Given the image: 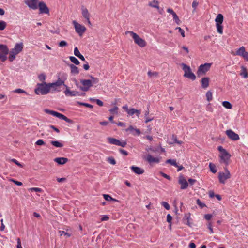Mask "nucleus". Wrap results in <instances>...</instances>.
<instances>
[{
  "mask_svg": "<svg viewBox=\"0 0 248 248\" xmlns=\"http://www.w3.org/2000/svg\"><path fill=\"white\" fill-rule=\"evenodd\" d=\"M54 161L59 165H63L68 162V159L65 157H57Z\"/></svg>",
  "mask_w": 248,
  "mask_h": 248,
  "instance_id": "22",
  "label": "nucleus"
},
{
  "mask_svg": "<svg viewBox=\"0 0 248 248\" xmlns=\"http://www.w3.org/2000/svg\"><path fill=\"white\" fill-rule=\"evenodd\" d=\"M240 75L245 78L248 77L247 69L243 66L241 67V71Z\"/></svg>",
  "mask_w": 248,
  "mask_h": 248,
  "instance_id": "26",
  "label": "nucleus"
},
{
  "mask_svg": "<svg viewBox=\"0 0 248 248\" xmlns=\"http://www.w3.org/2000/svg\"><path fill=\"white\" fill-rule=\"evenodd\" d=\"M161 204L166 210L170 209V205L167 202H162Z\"/></svg>",
  "mask_w": 248,
  "mask_h": 248,
  "instance_id": "47",
  "label": "nucleus"
},
{
  "mask_svg": "<svg viewBox=\"0 0 248 248\" xmlns=\"http://www.w3.org/2000/svg\"><path fill=\"white\" fill-rule=\"evenodd\" d=\"M72 23L75 29L76 32L80 36H82L86 30V27L75 20L73 21Z\"/></svg>",
  "mask_w": 248,
  "mask_h": 248,
  "instance_id": "10",
  "label": "nucleus"
},
{
  "mask_svg": "<svg viewBox=\"0 0 248 248\" xmlns=\"http://www.w3.org/2000/svg\"><path fill=\"white\" fill-rule=\"evenodd\" d=\"M44 111L47 114L56 117L60 119L63 120L68 123H72V121L62 113L48 109H45Z\"/></svg>",
  "mask_w": 248,
  "mask_h": 248,
  "instance_id": "5",
  "label": "nucleus"
},
{
  "mask_svg": "<svg viewBox=\"0 0 248 248\" xmlns=\"http://www.w3.org/2000/svg\"><path fill=\"white\" fill-rule=\"evenodd\" d=\"M67 45V43L65 41H62L59 43V46L60 47H64Z\"/></svg>",
  "mask_w": 248,
  "mask_h": 248,
  "instance_id": "55",
  "label": "nucleus"
},
{
  "mask_svg": "<svg viewBox=\"0 0 248 248\" xmlns=\"http://www.w3.org/2000/svg\"><path fill=\"white\" fill-rule=\"evenodd\" d=\"M30 190L31 191H35V192H41L42 191V189H41L40 188H38V187L31 188L30 189Z\"/></svg>",
  "mask_w": 248,
  "mask_h": 248,
  "instance_id": "53",
  "label": "nucleus"
},
{
  "mask_svg": "<svg viewBox=\"0 0 248 248\" xmlns=\"http://www.w3.org/2000/svg\"><path fill=\"white\" fill-rule=\"evenodd\" d=\"M166 163L170 164L175 167H177L178 165L175 160L174 159H168L166 161Z\"/></svg>",
  "mask_w": 248,
  "mask_h": 248,
  "instance_id": "35",
  "label": "nucleus"
},
{
  "mask_svg": "<svg viewBox=\"0 0 248 248\" xmlns=\"http://www.w3.org/2000/svg\"><path fill=\"white\" fill-rule=\"evenodd\" d=\"M225 133L228 138L232 140L236 141L239 140L240 139L239 135L231 129L226 130Z\"/></svg>",
  "mask_w": 248,
  "mask_h": 248,
  "instance_id": "13",
  "label": "nucleus"
},
{
  "mask_svg": "<svg viewBox=\"0 0 248 248\" xmlns=\"http://www.w3.org/2000/svg\"><path fill=\"white\" fill-rule=\"evenodd\" d=\"M59 233L60 235V236H62V235H64L66 236V237H69L71 236V234L69 233H67L64 231H59Z\"/></svg>",
  "mask_w": 248,
  "mask_h": 248,
  "instance_id": "45",
  "label": "nucleus"
},
{
  "mask_svg": "<svg viewBox=\"0 0 248 248\" xmlns=\"http://www.w3.org/2000/svg\"><path fill=\"white\" fill-rule=\"evenodd\" d=\"M50 143L55 147L62 148L63 146V144L59 141H50Z\"/></svg>",
  "mask_w": 248,
  "mask_h": 248,
  "instance_id": "28",
  "label": "nucleus"
},
{
  "mask_svg": "<svg viewBox=\"0 0 248 248\" xmlns=\"http://www.w3.org/2000/svg\"><path fill=\"white\" fill-rule=\"evenodd\" d=\"M224 172H219L218 178L219 182L221 184H225L226 181L231 178V173L226 167L224 168Z\"/></svg>",
  "mask_w": 248,
  "mask_h": 248,
  "instance_id": "6",
  "label": "nucleus"
},
{
  "mask_svg": "<svg viewBox=\"0 0 248 248\" xmlns=\"http://www.w3.org/2000/svg\"><path fill=\"white\" fill-rule=\"evenodd\" d=\"M74 54L76 56L78 57L81 54L77 47H75L74 50Z\"/></svg>",
  "mask_w": 248,
  "mask_h": 248,
  "instance_id": "51",
  "label": "nucleus"
},
{
  "mask_svg": "<svg viewBox=\"0 0 248 248\" xmlns=\"http://www.w3.org/2000/svg\"><path fill=\"white\" fill-rule=\"evenodd\" d=\"M9 52L8 48L5 45L0 44V60L2 62L7 59V55Z\"/></svg>",
  "mask_w": 248,
  "mask_h": 248,
  "instance_id": "9",
  "label": "nucleus"
},
{
  "mask_svg": "<svg viewBox=\"0 0 248 248\" xmlns=\"http://www.w3.org/2000/svg\"><path fill=\"white\" fill-rule=\"evenodd\" d=\"M50 88L51 87L49 85V83L46 84L45 82H44L42 83L37 84V87L35 89V93L37 94H46L49 92Z\"/></svg>",
  "mask_w": 248,
  "mask_h": 248,
  "instance_id": "4",
  "label": "nucleus"
},
{
  "mask_svg": "<svg viewBox=\"0 0 248 248\" xmlns=\"http://www.w3.org/2000/svg\"><path fill=\"white\" fill-rule=\"evenodd\" d=\"M10 181L13 182L14 183H15L16 185L21 186L22 185V183L19 181H16L14 179H10Z\"/></svg>",
  "mask_w": 248,
  "mask_h": 248,
  "instance_id": "56",
  "label": "nucleus"
},
{
  "mask_svg": "<svg viewBox=\"0 0 248 248\" xmlns=\"http://www.w3.org/2000/svg\"><path fill=\"white\" fill-rule=\"evenodd\" d=\"M216 25L217 32L218 33H219L220 34H222L223 32V26L222 25V24H216Z\"/></svg>",
  "mask_w": 248,
  "mask_h": 248,
  "instance_id": "33",
  "label": "nucleus"
},
{
  "mask_svg": "<svg viewBox=\"0 0 248 248\" xmlns=\"http://www.w3.org/2000/svg\"><path fill=\"white\" fill-rule=\"evenodd\" d=\"M220 154L219 155V162L220 163H223L226 167L229 164V160L231 157L230 154L222 146H219L217 148Z\"/></svg>",
  "mask_w": 248,
  "mask_h": 248,
  "instance_id": "2",
  "label": "nucleus"
},
{
  "mask_svg": "<svg viewBox=\"0 0 248 248\" xmlns=\"http://www.w3.org/2000/svg\"><path fill=\"white\" fill-rule=\"evenodd\" d=\"M38 7L40 13L46 14H49V10L45 2L43 1L39 2L38 4Z\"/></svg>",
  "mask_w": 248,
  "mask_h": 248,
  "instance_id": "14",
  "label": "nucleus"
},
{
  "mask_svg": "<svg viewBox=\"0 0 248 248\" xmlns=\"http://www.w3.org/2000/svg\"><path fill=\"white\" fill-rule=\"evenodd\" d=\"M14 93H25L27 94V93L23 90L21 89H17L14 91Z\"/></svg>",
  "mask_w": 248,
  "mask_h": 248,
  "instance_id": "54",
  "label": "nucleus"
},
{
  "mask_svg": "<svg viewBox=\"0 0 248 248\" xmlns=\"http://www.w3.org/2000/svg\"><path fill=\"white\" fill-rule=\"evenodd\" d=\"M160 174H161V175L163 177H164V178H166V179H168L169 180H170V177L169 175H168L167 174H165V173H164L163 172H160Z\"/></svg>",
  "mask_w": 248,
  "mask_h": 248,
  "instance_id": "62",
  "label": "nucleus"
},
{
  "mask_svg": "<svg viewBox=\"0 0 248 248\" xmlns=\"http://www.w3.org/2000/svg\"><path fill=\"white\" fill-rule=\"evenodd\" d=\"M6 23L4 21H0V30H3L6 28Z\"/></svg>",
  "mask_w": 248,
  "mask_h": 248,
  "instance_id": "43",
  "label": "nucleus"
},
{
  "mask_svg": "<svg viewBox=\"0 0 248 248\" xmlns=\"http://www.w3.org/2000/svg\"><path fill=\"white\" fill-rule=\"evenodd\" d=\"M119 152L121 154H122L123 155H128V152L127 151H126L125 150H124V149H119Z\"/></svg>",
  "mask_w": 248,
  "mask_h": 248,
  "instance_id": "61",
  "label": "nucleus"
},
{
  "mask_svg": "<svg viewBox=\"0 0 248 248\" xmlns=\"http://www.w3.org/2000/svg\"><path fill=\"white\" fill-rule=\"evenodd\" d=\"M146 160L150 163H158L159 162V159L158 157H154L151 155H147Z\"/></svg>",
  "mask_w": 248,
  "mask_h": 248,
  "instance_id": "21",
  "label": "nucleus"
},
{
  "mask_svg": "<svg viewBox=\"0 0 248 248\" xmlns=\"http://www.w3.org/2000/svg\"><path fill=\"white\" fill-rule=\"evenodd\" d=\"M141 132L140 129L135 128L134 132L132 133L133 135H140V134Z\"/></svg>",
  "mask_w": 248,
  "mask_h": 248,
  "instance_id": "57",
  "label": "nucleus"
},
{
  "mask_svg": "<svg viewBox=\"0 0 248 248\" xmlns=\"http://www.w3.org/2000/svg\"><path fill=\"white\" fill-rule=\"evenodd\" d=\"M233 55H237L242 57L245 60L248 61V52L246 51L245 47L243 46L240 47L235 53L231 52Z\"/></svg>",
  "mask_w": 248,
  "mask_h": 248,
  "instance_id": "11",
  "label": "nucleus"
},
{
  "mask_svg": "<svg viewBox=\"0 0 248 248\" xmlns=\"http://www.w3.org/2000/svg\"><path fill=\"white\" fill-rule=\"evenodd\" d=\"M91 79H81L80 83L82 86L80 87V89L84 92L88 91L93 84H96L99 82V79L97 78L90 76Z\"/></svg>",
  "mask_w": 248,
  "mask_h": 248,
  "instance_id": "1",
  "label": "nucleus"
},
{
  "mask_svg": "<svg viewBox=\"0 0 248 248\" xmlns=\"http://www.w3.org/2000/svg\"><path fill=\"white\" fill-rule=\"evenodd\" d=\"M222 105L224 107L228 109H231L232 108V105L228 101H225L222 102Z\"/></svg>",
  "mask_w": 248,
  "mask_h": 248,
  "instance_id": "32",
  "label": "nucleus"
},
{
  "mask_svg": "<svg viewBox=\"0 0 248 248\" xmlns=\"http://www.w3.org/2000/svg\"><path fill=\"white\" fill-rule=\"evenodd\" d=\"M64 83V81L59 78V79L56 82L49 83V85L51 86V87L53 88L55 86H60L62 85H65Z\"/></svg>",
  "mask_w": 248,
  "mask_h": 248,
  "instance_id": "24",
  "label": "nucleus"
},
{
  "mask_svg": "<svg viewBox=\"0 0 248 248\" xmlns=\"http://www.w3.org/2000/svg\"><path fill=\"white\" fill-rule=\"evenodd\" d=\"M125 35L129 34L133 39L134 43L141 47H145L146 45V42L140 37L136 33L132 31H126L125 32Z\"/></svg>",
  "mask_w": 248,
  "mask_h": 248,
  "instance_id": "3",
  "label": "nucleus"
},
{
  "mask_svg": "<svg viewBox=\"0 0 248 248\" xmlns=\"http://www.w3.org/2000/svg\"><path fill=\"white\" fill-rule=\"evenodd\" d=\"M38 78L40 81L44 82L46 79V75L44 74H41L38 76Z\"/></svg>",
  "mask_w": 248,
  "mask_h": 248,
  "instance_id": "49",
  "label": "nucleus"
},
{
  "mask_svg": "<svg viewBox=\"0 0 248 248\" xmlns=\"http://www.w3.org/2000/svg\"><path fill=\"white\" fill-rule=\"evenodd\" d=\"M209 167L211 172H212L213 173L217 172V170L216 169V166L214 164L210 163Z\"/></svg>",
  "mask_w": 248,
  "mask_h": 248,
  "instance_id": "31",
  "label": "nucleus"
},
{
  "mask_svg": "<svg viewBox=\"0 0 248 248\" xmlns=\"http://www.w3.org/2000/svg\"><path fill=\"white\" fill-rule=\"evenodd\" d=\"M216 24H222L223 21V16L221 14H218L215 18Z\"/></svg>",
  "mask_w": 248,
  "mask_h": 248,
  "instance_id": "23",
  "label": "nucleus"
},
{
  "mask_svg": "<svg viewBox=\"0 0 248 248\" xmlns=\"http://www.w3.org/2000/svg\"><path fill=\"white\" fill-rule=\"evenodd\" d=\"M197 204L201 207L202 208L205 206V204L203 203L199 199L197 200Z\"/></svg>",
  "mask_w": 248,
  "mask_h": 248,
  "instance_id": "58",
  "label": "nucleus"
},
{
  "mask_svg": "<svg viewBox=\"0 0 248 248\" xmlns=\"http://www.w3.org/2000/svg\"><path fill=\"white\" fill-rule=\"evenodd\" d=\"M130 169L132 170V171L138 175H140L144 172V170L137 166H132L130 167Z\"/></svg>",
  "mask_w": 248,
  "mask_h": 248,
  "instance_id": "17",
  "label": "nucleus"
},
{
  "mask_svg": "<svg viewBox=\"0 0 248 248\" xmlns=\"http://www.w3.org/2000/svg\"><path fill=\"white\" fill-rule=\"evenodd\" d=\"M64 86L66 87V90L64 91V94L66 96H75L78 94V92L77 91H71L66 85H64Z\"/></svg>",
  "mask_w": 248,
  "mask_h": 248,
  "instance_id": "19",
  "label": "nucleus"
},
{
  "mask_svg": "<svg viewBox=\"0 0 248 248\" xmlns=\"http://www.w3.org/2000/svg\"><path fill=\"white\" fill-rule=\"evenodd\" d=\"M70 67L71 68V72L74 74H78L79 73L78 68L73 64H70Z\"/></svg>",
  "mask_w": 248,
  "mask_h": 248,
  "instance_id": "30",
  "label": "nucleus"
},
{
  "mask_svg": "<svg viewBox=\"0 0 248 248\" xmlns=\"http://www.w3.org/2000/svg\"><path fill=\"white\" fill-rule=\"evenodd\" d=\"M178 183L181 185V189H186L188 187V183L183 175L179 177Z\"/></svg>",
  "mask_w": 248,
  "mask_h": 248,
  "instance_id": "15",
  "label": "nucleus"
},
{
  "mask_svg": "<svg viewBox=\"0 0 248 248\" xmlns=\"http://www.w3.org/2000/svg\"><path fill=\"white\" fill-rule=\"evenodd\" d=\"M206 97L207 101L209 102L211 101L213 99L212 93L210 91H208L206 93Z\"/></svg>",
  "mask_w": 248,
  "mask_h": 248,
  "instance_id": "38",
  "label": "nucleus"
},
{
  "mask_svg": "<svg viewBox=\"0 0 248 248\" xmlns=\"http://www.w3.org/2000/svg\"><path fill=\"white\" fill-rule=\"evenodd\" d=\"M109 217L107 215H104L101 219L102 221H107L109 219Z\"/></svg>",
  "mask_w": 248,
  "mask_h": 248,
  "instance_id": "63",
  "label": "nucleus"
},
{
  "mask_svg": "<svg viewBox=\"0 0 248 248\" xmlns=\"http://www.w3.org/2000/svg\"><path fill=\"white\" fill-rule=\"evenodd\" d=\"M35 144L36 145L42 146L45 145V143L42 140L39 139L35 142Z\"/></svg>",
  "mask_w": 248,
  "mask_h": 248,
  "instance_id": "46",
  "label": "nucleus"
},
{
  "mask_svg": "<svg viewBox=\"0 0 248 248\" xmlns=\"http://www.w3.org/2000/svg\"><path fill=\"white\" fill-rule=\"evenodd\" d=\"M147 75L150 78H156L158 77L159 73L157 72H152L149 71L147 72Z\"/></svg>",
  "mask_w": 248,
  "mask_h": 248,
  "instance_id": "27",
  "label": "nucleus"
},
{
  "mask_svg": "<svg viewBox=\"0 0 248 248\" xmlns=\"http://www.w3.org/2000/svg\"><path fill=\"white\" fill-rule=\"evenodd\" d=\"M212 65L211 63H205L201 64L198 68L197 74L198 77L204 75L210 69Z\"/></svg>",
  "mask_w": 248,
  "mask_h": 248,
  "instance_id": "8",
  "label": "nucleus"
},
{
  "mask_svg": "<svg viewBox=\"0 0 248 248\" xmlns=\"http://www.w3.org/2000/svg\"><path fill=\"white\" fill-rule=\"evenodd\" d=\"M167 221L168 223H171L172 217L170 214H168L167 216Z\"/></svg>",
  "mask_w": 248,
  "mask_h": 248,
  "instance_id": "59",
  "label": "nucleus"
},
{
  "mask_svg": "<svg viewBox=\"0 0 248 248\" xmlns=\"http://www.w3.org/2000/svg\"><path fill=\"white\" fill-rule=\"evenodd\" d=\"M172 16L173 20L177 24H179L180 22V19L178 16L176 15V14L174 13V14H173Z\"/></svg>",
  "mask_w": 248,
  "mask_h": 248,
  "instance_id": "42",
  "label": "nucleus"
},
{
  "mask_svg": "<svg viewBox=\"0 0 248 248\" xmlns=\"http://www.w3.org/2000/svg\"><path fill=\"white\" fill-rule=\"evenodd\" d=\"M107 161L112 165H115L116 162L113 157H109L107 159Z\"/></svg>",
  "mask_w": 248,
  "mask_h": 248,
  "instance_id": "41",
  "label": "nucleus"
},
{
  "mask_svg": "<svg viewBox=\"0 0 248 248\" xmlns=\"http://www.w3.org/2000/svg\"><path fill=\"white\" fill-rule=\"evenodd\" d=\"M103 196L105 200L107 201H116L115 199L111 197V196L108 194H103Z\"/></svg>",
  "mask_w": 248,
  "mask_h": 248,
  "instance_id": "37",
  "label": "nucleus"
},
{
  "mask_svg": "<svg viewBox=\"0 0 248 248\" xmlns=\"http://www.w3.org/2000/svg\"><path fill=\"white\" fill-rule=\"evenodd\" d=\"M9 161L13 162L20 167H23V165L16 159H9Z\"/></svg>",
  "mask_w": 248,
  "mask_h": 248,
  "instance_id": "39",
  "label": "nucleus"
},
{
  "mask_svg": "<svg viewBox=\"0 0 248 248\" xmlns=\"http://www.w3.org/2000/svg\"><path fill=\"white\" fill-rule=\"evenodd\" d=\"M107 140L109 143L113 144V145L120 146L122 147H124L127 144L126 142L125 141H123V140L121 141L116 139L111 138V137L108 138Z\"/></svg>",
  "mask_w": 248,
  "mask_h": 248,
  "instance_id": "12",
  "label": "nucleus"
},
{
  "mask_svg": "<svg viewBox=\"0 0 248 248\" xmlns=\"http://www.w3.org/2000/svg\"><path fill=\"white\" fill-rule=\"evenodd\" d=\"M149 5L152 7L156 8L157 10H159V2L156 0H153V1L150 2Z\"/></svg>",
  "mask_w": 248,
  "mask_h": 248,
  "instance_id": "25",
  "label": "nucleus"
},
{
  "mask_svg": "<svg viewBox=\"0 0 248 248\" xmlns=\"http://www.w3.org/2000/svg\"><path fill=\"white\" fill-rule=\"evenodd\" d=\"M17 240V248H22V247L21 246L20 239L18 238Z\"/></svg>",
  "mask_w": 248,
  "mask_h": 248,
  "instance_id": "64",
  "label": "nucleus"
},
{
  "mask_svg": "<svg viewBox=\"0 0 248 248\" xmlns=\"http://www.w3.org/2000/svg\"><path fill=\"white\" fill-rule=\"evenodd\" d=\"M82 14L85 18H86L87 20H89V17H90V14L87 8L82 9Z\"/></svg>",
  "mask_w": 248,
  "mask_h": 248,
  "instance_id": "29",
  "label": "nucleus"
},
{
  "mask_svg": "<svg viewBox=\"0 0 248 248\" xmlns=\"http://www.w3.org/2000/svg\"><path fill=\"white\" fill-rule=\"evenodd\" d=\"M198 4H199V3L196 0H194L193 1V2L192 3V7L193 8V12H194L195 11V10H196L197 7L198 6Z\"/></svg>",
  "mask_w": 248,
  "mask_h": 248,
  "instance_id": "48",
  "label": "nucleus"
},
{
  "mask_svg": "<svg viewBox=\"0 0 248 248\" xmlns=\"http://www.w3.org/2000/svg\"><path fill=\"white\" fill-rule=\"evenodd\" d=\"M182 66L183 70L185 72L184 76L192 80H194L196 79V76L192 72L190 67L185 63H182Z\"/></svg>",
  "mask_w": 248,
  "mask_h": 248,
  "instance_id": "7",
  "label": "nucleus"
},
{
  "mask_svg": "<svg viewBox=\"0 0 248 248\" xmlns=\"http://www.w3.org/2000/svg\"><path fill=\"white\" fill-rule=\"evenodd\" d=\"M69 59L71 62H72L76 65H79L80 64L79 61L74 56H70Z\"/></svg>",
  "mask_w": 248,
  "mask_h": 248,
  "instance_id": "34",
  "label": "nucleus"
},
{
  "mask_svg": "<svg viewBox=\"0 0 248 248\" xmlns=\"http://www.w3.org/2000/svg\"><path fill=\"white\" fill-rule=\"evenodd\" d=\"M38 0H30L26 2V4L31 9L35 10L38 7Z\"/></svg>",
  "mask_w": 248,
  "mask_h": 248,
  "instance_id": "16",
  "label": "nucleus"
},
{
  "mask_svg": "<svg viewBox=\"0 0 248 248\" xmlns=\"http://www.w3.org/2000/svg\"><path fill=\"white\" fill-rule=\"evenodd\" d=\"M77 104H78L80 105L85 106V107L89 108H93V105H92L90 104H88V103H82V102L78 101V102H77Z\"/></svg>",
  "mask_w": 248,
  "mask_h": 248,
  "instance_id": "40",
  "label": "nucleus"
},
{
  "mask_svg": "<svg viewBox=\"0 0 248 248\" xmlns=\"http://www.w3.org/2000/svg\"><path fill=\"white\" fill-rule=\"evenodd\" d=\"M16 54L13 51L11 50L9 56V60L11 62H13L16 58Z\"/></svg>",
  "mask_w": 248,
  "mask_h": 248,
  "instance_id": "36",
  "label": "nucleus"
},
{
  "mask_svg": "<svg viewBox=\"0 0 248 248\" xmlns=\"http://www.w3.org/2000/svg\"><path fill=\"white\" fill-rule=\"evenodd\" d=\"M119 108L117 107H115L109 110V112L112 114H117Z\"/></svg>",
  "mask_w": 248,
  "mask_h": 248,
  "instance_id": "44",
  "label": "nucleus"
},
{
  "mask_svg": "<svg viewBox=\"0 0 248 248\" xmlns=\"http://www.w3.org/2000/svg\"><path fill=\"white\" fill-rule=\"evenodd\" d=\"M136 109L134 108H131L130 109L128 112H127V114L129 115V116H132L133 115H134V114H135V112H136Z\"/></svg>",
  "mask_w": 248,
  "mask_h": 248,
  "instance_id": "52",
  "label": "nucleus"
},
{
  "mask_svg": "<svg viewBox=\"0 0 248 248\" xmlns=\"http://www.w3.org/2000/svg\"><path fill=\"white\" fill-rule=\"evenodd\" d=\"M23 43L16 44L14 48L11 50L13 51L17 55L23 50Z\"/></svg>",
  "mask_w": 248,
  "mask_h": 248,
  "instance_id": "18",
  "label": "nucleus"
},
{
  "mask_svg": "<svg viewBox=\"0 0 248 248\" xmlns=\"http://www.w3.org/2000/svg\"><path fill=\"white\" fill-rule=\"evenodd\" d=\"M95 102L99 106H102L103 105V102L99 99H96Z\"/></svg>",
  "mask_w": 248,
  "mask_h": 248,
  "instance_id": "60",
  "label": "nucleus"
},
{
  "mask_svg": "<svg viewBox=\"0 0 248 248\" xmlns=\"http://www.w3.org/2000/svg\"><path fill=\"white\" fill-rule=\"evenodd\" d=\"M210 79L208 77H204L201 79L202 87L203 89L207 88L209 86Z\"/></svg>",
  "mask_w": 248,
  "mask_h": 248,
  "instance_id": "20",
  "label": "nucleus"
},
{
  "mask_svg": "<svg viewBox=\"0 0 248 248\" xmlns=\"http://www.w3.org/2000/svg\"><path fill=\"white\" fill-rule=\"evenodd\" d=\"M175 29L178 30L179 32L181 33V35L183 37H185V31H184V30H183L180 27H176Z\"/></svg>",
  "mask_w": 248,
  "mask_h": 248,
  "instance_id": "50",
  "label": "nucleus"
}]
</instances>
